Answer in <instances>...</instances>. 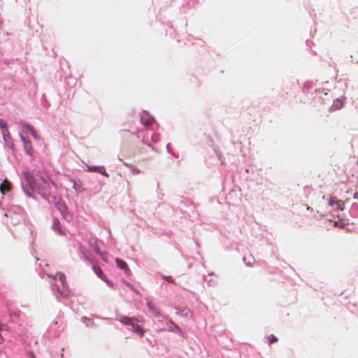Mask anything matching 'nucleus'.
Masks as SVG:
<instances>
[{
    "instance_id": "obj_19",
    "label": "nucleus",
    "mask_w": 358,
    "mask_h": 358,
    "mask_svg": "<svg viewBox=\"0 0 358 358\" xmlns=\"http://www.w3.org/2000/svg\"><path fill=\"white\" fill-rule=\"evenodd\" d=\"M163 278L165 280H166V281H168L169 282H171L173 284H176L175 280L171 276H170V275H164Z\"/></svg>"
},
{
    "instance_id": "obj_24",
    "label": "nucleus",
    "mask_w": 358,
    "mask_h": 358,
    "mask_svg": "<svg viewBox=\"0 0 358 358\" xmlns=\"http://www.w3.org/2000/svg\"><path fill=\"white\" fill-rule=\"evenodd\" d=\"M134 320L137 321V322H141V320H140V318H137V317L136 318L134 317Z\"/></svg>"
},
{
    "instance_id": "obj_8",
    "label": "nucleus",
    "mask_w": 358,
    "mask_h": 358,
    "mask_svg": "<svg viewBox=\"0 0 358 358\" xmlns=\"http://www.w3.org/2000/svg\"><path fill=\"white\" fill-rule=\"evenodd\" d=\"M115 262H116L117 266L120 268L124 270L126 273H129L131 272L127 264L124 261H123L120 259L116 258Z\"/></svg>"
},
{
    "instance_id": "obj_11",
    "label": "nucleus",
    "mask_w": 358,
    "mask_h": 358,
    "mask_svg": "<svg viewBox=\"0 0 358 358\" xmlns=\"http://www.w3.org/2000/svg\"><path fill=\"white\" fill-rule=\"evenodd\" d=\"M10 183L7 180H5L3 183L0 185V191L2 194H4L7 192H8L10 189Z\"/></svg>"
},
{
    "instance_id": "obj_23",
    "label": "nucleus",
    "mask_w": 358,
    "mask_h": 358,
    "mask_svg": "<svg viewBox=\"0 0 358 358\" xmlns=\"http://www.w3.org/2000/svg\"><path fill=\"white\" fill-rule=\"evenodd\" d=\"M3 326H4V327H3V330L8 331L9 327H8L7 325H6V324H3Z\"/></svg>"
},
{
    "instance_id": "obj_16",
    "label": "nucleus",
    "mask_w": 358,
    "mask_h": 358,
    "mask_svg": "<svg viewBox=\"0 0 358 358\" xmlns=\"http://www.w3.org/2000/svg\"><path fill=\"white\" fill-rule=\"evenodd\" d=\"M278 341V338L273 334L268 336V341L270 345L273 343H276Z\"/></svg>"
},
{
    "instance_id": "obj_10",
    "label": "nucleus",
    "mask_w": 358,
    "mask_h": 358,
    "mask_svg": "<svg viewBox=\"0 0 358 358\" xmlns=\"http://www.w3.org/2000/svg\"><path fill=\"white\" fill-rule=\"evenodd\" d=\"M147 306L149 310L156 317H158L160 314L159 309L152 303L151 301H147Z\"/></svg>"
},
{
    "instance_id": "obj_13",
    "label": "nucleus",
    "mask_w": 358,
    "mask_h": 358,
    "mask_svg": "<svg viewBox=\"0 0 358 358\" xmlns=\"http://www.w3.org/2000/svg\"><path fill=\"white\" fill-rule=\"evenodd\" d=\"M118 320L125 325H131L134 320V317H128L127 316L121 315L119 317Z\"/></svg>"
},
{
    "instance_id": "obj_14",
    "label": "nucleus",
    "mask_w": 358,
    "mask_h": 358,
    "mask_svg": "<svg viewBox=\"0 0 358 358\" xmlns=\"http://www.w3.org/2000/svg\"><path fill=\"white\" fill-rule=\"evenodd\" d=\"M330 205L336 206L338 209L343 210L344 208V202L341 200H334V199H331L329 202Z\"/></svg>"
},
{
    "instance_id": "obj_7",
    "label": "nucleus",
    "mask_w": 358,
    "mask_h": 358,
    "mask_svg": "<svg viewBox=\"0 0 358 358\" xmlns=\"http://www.w3.org/2000/svg\"><path fill=\"white\" fill-rule=\"evenodd\" d=\"M52 228L58 234H60V235H64L65 234L64 231L61 229V224H60V222H59V220L57 219V218L54 219L53 222H52Z\"/></svg>"
},
{
    "instance_id": "obj_26",
    "label": "nucleus",
    "mask_w": 358,
    "mask_h": 358,
    "mask_svg": "<svg viewBox=\"0 0 358 358\" xmlns=\"http://www.w3.org/2000/svg\"><path fill=\"white\" fill-rule=\"evenodd\" d=\"M3 324L0 322V330H3Z\"/></svg>"
},
{
    "instance_id": "obj_21",
    "label": "nucleus",
    "mask_w": 358,
    "mask_h": 358,
    "mask_svg": "<svg viewBox=\"0 0 358 358\" xmlns=\"http://www.w3.org/2000/svg\"><path fill=\"white\" fill-rule=\"evenodd\" d=\"M122 163H123V165L126 167L131 168V169L133 168L132 165H131L125 162H123Z\"/></svg>"
},
{
    "instance_id": "obj_22",
    "label": "nucleus",
    "mask_w": 358,
    "mask_h": 358,
    "mask_svg": "<svg viewBox=\"0 0 358 358\" xmlns=\"http://www.w3.org/2000/svg\"><path fill=\"white\" fill-rule=\"evenodd\" d=\"M353 198H354L355 199H358V192H356L354 194V195H353Z\"/></svg>"
},
{
    "instance_id": "obj_9",
    "label": "nucleus",
    "mask_w": 358,
    "mask_h": 358,
    "mask_svg": "<svg viewBox=\"0 0 358 358\" xmlns=\"http://www.w3.org/2000/svg\"><path fill=\"white\" fill-rule=\"evenodd\" d=\"M131 327V331L137 334L139 336L143 337L145 334V330L143 329L138 324H134L133 322L130 325Z\"/></svg>"
},
{
    "instance_id": "obj_28",
    "label": "nucleus",
    "mask_w": 358,
    "mask_h": 358,
    "mask_svg": "<svg viewBox=\"0 0 358 358\" xmlns=\"http://www.w3.org/2000/svg\"><path fill=\"white\" fill-rule=\"evenodd\" d=\"M357 165H358V160H357Z\"/></svg>"
},
{
    "instance_id": "obj_3",
    "label": "nucleus",
    "mask_w": 358,
    "mask_h": 358,
    "mask_svg": "<svg viewBox=\"0 0 358 358\" xmlns=\"http://www.w3.org/2000/svg\"><path fill=\"white\" fill-rule=\"evenodd\" d=\"M21 141L23 142L24 148L26 151V153L30 156H32L34 152V148L31 145V143L29 141L25 139V138L20 134V135Z\"/></svg>"
},
{
    "instance_id": "obj_5",
    "label": "nucleus",
    "mask_w": 358,
    "mask_h": 358,
    "mask_svg": "<svg viewBox=\"0 0 358 358\" xmlns=\"http://www.w3.org/2000/svg\"><path fill=\"white\" fill-rule=\"evenodd\" d=\"M2 134H3V141H4L5 143L10 148H13V146H14V144H13V142L12 141L11 136H10V134L8 129L2 131Z\"/></svg>"
},
{
    "instance_id": "obj_2",
    "label": "nucleus",
    "mask_w": 358,
    "mask_h": 358,
    "mask_svg": "<svg viewBox=\"0 0 358 358\" xmlns=\"http://www.w3.org/2000/svg\"><path fill=\"white\" fill-rule=\"evenodd\" d=\"M47 275L49 278H54L55 280V284L57 283L59 285H62L66 282L65 275L61 272H57L55 275L52 273H47Z\"/></svg>"
},
{
    "instance_id": "obj_17",
    "label": "nucleus",
    "mask_w": 358,
    "mask_h": 358,
    "mask_svg": "<svg viewBox=\"0 0 358 358\" xmlns=\"http://www.w3.org/2000/svg\"><path fill=\"white\" fill-rule=\"evenodd\" d=\"M0 128L2 131L8 130L7 123L1 119H0Z\"/></svg>"
},
{
    "instance_id": "obj_12",
    "label": "nucleus",
    "mask_w": 358,
    "mask_h": 358,
    "mask_svg": "<svg viewBox=\"0 0 358 358\" xmlns=\"http://www.w3.org/2000/svg\"><path fill=\"white\" fill-rule=\"evenodd\" d=\"M343 101L341 99H338L334 101L333 104L330 107V111L339 110L343 107Z\"/></svg>"
},
{
    "instance_id": "obj_18",
    "label": "nucleus",
    "mask_w": 358,
    "mask_h": 358,
    "mask_svg": "<svg viewBox=\"0 0 358 358\" xmlns=\"http://www.w3.org/2000/svg\"><path fill=\"white\" fill-rule=\"evenodd\" d=\"M31 135L34 137V138L36 141L40 140V136L37 134L36 131L34 129H31Z\"/></svg>"
},
{
    "instance_id": "obj_1",
    "label": "nucleus",
    "mask_w": 358,
    "mask_h": 358,
    "mask_svg": "<svg viewBox=\"0 0 358 358\" xmlns=\"http://www.w3.org/2000/svg\"><path fill=\"white\" fill-rule=\"evenodd\" d=\"M55 207L58 209L64 219L68 218L67 208L62 200L59 199L57 201H56Z\"/></svg>"
},
{
    "instance_id": "obj_20",
    "label": "nucleus",
    "mask_w": 358,
    "mask_h": 358,
    "mask_svg": "<svg viewBox=\"0 0 358 358\" xmlns=\"http://www.w3.org/2000/svg\"><path fill=\"white\" fill-rule=\"evenodd\" d=\"M22 127L29 132H31V129H34L31 124L25 123L22 124Z\"/></svg>"
},
{
    "instance_id": "obj_25",
    "label": "nucleus",
    "mask_w": 358,
    "mask_h": 358,
    "mask_svg": "<svg viewBox=\"0 0 358 358\" xmlns=\"http://www.w3.org/2000/svg\"><path fill=\"white\" fill-rule=\"evenodd\" d=\"M30 356L31 358H36V356L34 355V354L33 352L31 353Z\"/></svg>"
},
{
    "instance_id": "obj_6",
    "label": "nucleus",
    "mask_w": 358,
    "mask_h": 358,
    "mask_svg": "<svg viewBox=\"0 0 358 358\" xmlns=\"http://www.w3.org/2000/svg\"><path fill=\"white\" fill-rule=\"evenodd\" d=\"M94 271L96 273V274L103 281H105L107 284L109 285H111V283L107 278L106 275L103 273L101 268L99 266H93Z\"/></svg>"
},
{
    "instance_id": "obj_15",
    "label": "nucleus",
    "mask_w": 358,
    "mask_h": 358,
    "mask_svg": "<svg viewBox=\"0 0 358 358\" xmlns=\"http://www.w3.org/2000/svg\"><path fill=\"white\" fill-rule=\"evenodd\" d=\"M90 169L92 171L99 172L105 176H107V177L108 176L104 167H103V166H93V167H91Z\"/></svg>"
},
{
    "instance_id": "obj_27",
    "label": "nucleus",
    "mask_w": 358,
    "mask_h": 358,
    "mask_svg": "<svg viewBox=\"0 0 358 358\" xmlns=\"http://www.w3.org/2000/svg\"><path fill=\"white\" fill-rule=\"evenodd\" d=\"M133 170L135 171V172H136V173H139V171L137 170L136 168H133Z\"/></svg>"
},
{
    "instance_id": "obj_4",
    "label": "nucleus",
    "mask_w": 358,
    "mask_h": 358,
    "mask_svg": "<svg viewBox=\"0 0 358 358\" xmlns=\"http://www.w3.org/2000/svg\"><path fill=\"white\" fill-rule=\"evenodd\" d=\"M57 287V292L61 294L63 297H68L70 294V291L69 289V286L67 283H64L62 285H59V284H55Z\"/></svg>"
}]
</instances>
